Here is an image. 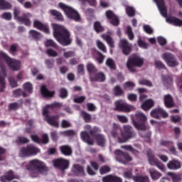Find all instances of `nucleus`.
Returning <instances> with one entry per match:
<instances>
[{"instance_id": "nucleus-35", "label": "nucleus", "mask_w": 182, "mask_h": 182, "mask_svg": "<svg viewBox=\"0 0 182 182\" xmlns=\"http://www.w3.org/2000/svg\"><path fill=\"white\" fill-rule=\"evenodd\" d=\"M101 37L102 39L106 41L110 48H114V41H113V38H112V37L107 34H102Z\"/></svg>"}, {"instance_id": "nucleus-50", "label": "nucleus", "mask_w": 182, "mask_h": 182, "mask_svg": "<svg viewBox=\"0 0 182 182\" xmlns=\"http://www.w3.org/2000/svg\"><path fill=\"white\" fill-rule=\"evenodd\" d=\"M106 65L110 69H116V64H114V61L112 58H108L106 61Z\"/></svg>"}, {"instance_id": "nucleus-9", "label": "nucleus", "mask_w": 182, "mask_h": 182, "mask_svg": "<svg viewBox=\"0 0 182 182\" xmlns=\"http://www.w3.org/2000/svg\"><path fill=\"white\" fill-rule=\"evenodd\" d=\"M38 153H41V149L33 145H28L26 148H22L20 150V157H31V156H36Z\"/></svg>"}, {"instance_id": "nucleus-28", "label": "nucleus", "mask_w": 182, "mask_h": 182, "mask_svg": "<svg viewBox=\"0 0 182 182\" xmlns=\"http://www.w3.org/2000/svg\"><path fill=\"white\" fill-rule=\"evenodd\" d=\"M41 95L44 96V97H53V95H55L54 91H49L46 89V87L45 85H42L41 88Z\"/></svg>"}, {"instance_id": "nucleus-20", "label": "nucleus", "mask_w": 182, "mask_h": 182, "mask_svg": "<svg viewBox=\"0 0 182 182\" xmlns=\"http://www.w3.org/2000/svg\"><path fill=\"white\" fill-rule=\"evenodd\" d=\"M33 27L36 28V29H38L39 31H43L45 33H49V26L48 24H43L42 22L35 20L33 23Z\"/></svg>"}, {"instance_id": "nucleus-23", "label": "nucleus", "mask_w": 182, "mask_h": 182, "mask_svg": "<svg viewBox=\"0 0 182 182\" xmlns=\"http://www.w3.org/2000/svg\"><path fill=\"white\" fill-rule=\"evenodd\" d=\"M154 106V101L151 99L146 100L144 102H142L141 105V108L142 110H144L145 112H147V110H150L151 107Z\"/></svg>"}, {"instance_id": "nucleus-2", "label": "nucleus", "mask_w": 182, "mask_h": 182, "mask_svg": "<svg viewBox=\"0 0 182 182\" xmlns=\"http://www.w3.org/2000/svg\"><path fill=\"white\" fill-rule=\"evenodd\" d=\"M53 36L63 46H68L72 43V39H70V33L63 26L59 24L53 23Z\"/></svg>"}, {"instance_id": "nucleus-13", "label": "nucleus", "mask_w": 182, "mask_h": 182, "mask_svg": "<svg viewBox=\"0 0 182 182\" xmlns=\"http://www.w3.org/2000/svg\"><path fill=\"white\" fill-rule=\"evenodd\" d=\"M162 59L166 62L168 66L170 68H174V66H178V62L176 60V57L169 53H166L162 55Z\"/></svg>"}, {"instance_id": "nucleus-27", "label": "nucleus", "mask_w": 182, "mask_h": 182, "mask_svg": "<svg viewBox=\"0 0 182 182\" xmlns=\"http://www.w3.org/2000/svg\"><path fill=\"white\" fill-rule=\"evenodd\" d=\"M97 144L100 147H104L106 144V138L103 134H98L95 136Z\"/></svg>"}, {"instance_id": "nucleus-54", "label": "nucleus", "mask_w": 182, "mask_h": 182, "mask_svg": "<svg viewBox=\"0 0 182 182\" xmlns=\"http://www.w3.org/2000/svg\"><path fill=\"white\" fill-rule=\"evenodd\" d=\"M117 119L121 123H127L129 122V119L124 115H117Z\"/></svg>"}, {"instance_id": "nucleus-6", "label": "nucleus", "mask_w": 182, "mask_h": 182, "mask_svg": "<svg viewBox=\"0 0 182 182\" xmlns=\"http://www.w3.org/2000/svg\"><path fill=\"white\" fill-rule=\"evenodd\" d=\"M59 6L63 9V11H64L65 15L69 18V19H73V21H76V22L80 21V15H79V13L72 7L63 3H60Z\"/></svg>"}, {"instance_id": "nucleus-55", "label": "nucleus", "mask_w": 182, "mask_h": 182, "mask_svg": "<svg viewBox=\"0 0 182 182\" xmlns=\"http://www.w3.org/2000/svg\"><path fill=\"white\" fill-rule=\"evenodd\" d=\"M127 33L129 39L130 41H133V38H134V35L133 34V31H132V27L130 26L127 27Z\"/></svg>"}, {"instance_id": "nucleus-8", "label": "nucleus", "mask_w": 182, "mask_h": 182, "mask_svg": "<svg viewBox=\"0 0 182 182\" xmlns=\"http://www.w3.org/2000/svg\"><path fill=\"white\" fill-rule=\"evenodd\" d=\"M146 156L148 159V163L151 166H156V167H158L161 171H166V166H164V165L160 162L157 158H156L154 153L152 152V151L149 149L146 152Z\"/></svg>"}, {"instance_id": "nucleus-63", "label": "nucleus", "mask_w": 182, "mask_h": 182, "mask_svg": "<svg viewBox=\"0 0 182 182\" xmlns=\"http://www.w3.org/2000/svg\"><path fill=\"white\" fill-rule=\"evenodd\" d=\"M123 176L124 177V178H134V177H133V174L132 173V171H127L124 173Z\"/></svg>"}, {"instance_id": "nucleus-40", "label": "nucleus", "mask_w": 182, "mask_h": 182, "mask_svg": "<svg viewBox=\"0 0 182 182\" xmlns=\"http://www.w3.org/2000/svg\"><path fill=\"white\" fill-rule=\"evenodd\" d=\"M13 95L14 97H18V96H22L23 97H26L28 95L22 90L18 89L13 92Z\"/></svg>"}, {"instance_id": "nucleus-43", "label": "nucleus", "mask_w": 182, "mask_h": 182, "mask_svg": "<svg viewBox=\"0 0 182 182\" xmlns=\"http://www.w3.org/2000/svg\"><path fill=\"white\" fill-rule=\"evenodd\" d=\"M97 46L100 50H102L104 53H106L107 52V48H106V46L102 41H97Z\"/></svg>"}, {"instance_id": "nucleus-4", "label": "nucleus", "mask_w": 182, "mask_h": 182, "mask_svg": "<svg viewBox=\"0 0 182 182\" xmlns=\"http://www.w3.org/2000/svg\"><path fill=\"white\" fill-rule=\"evenodd\" d=\"M3 60H5L11 70L16 71L21 69V61L11 58L5 53L0 51V69L4 77L6 76V68Z\"/></svg>"}, {"instance_id": "nucleus-19", "label": "nucleus", "mask_w": 182, "mask_h": 182, "mask_svg": "<svg viewBox=\"0 0 182 182\" xmlns=\"http://www.w3.org/2000/svg\"><path fill=\"white\" fill-rule=\"evenodd\" d=\"M156 2L158 9L160 14L164 16V18H167V9L164 4V0H154Z\"/></svg>"}, {"instance_id": "nucleus-47", "label": "nucleus", "mask_w": 182, "mask_h": 182, "mask_svg": "<svg viewBox=\"0 0 182 182\" xmlns=\"http://www.w3.org/2000/svg\"><path fill=\"white\" fill-rule=\"evenodd\" d=\"M87 69L89 72V73H90V77H92V74L95 72H97L96 70V68H95V65H93V64L89 63L87 64Z\"/></svg>"}, {"instance_id": "nucleus-57", "label": "nucleus", "mask_w": 182, "mask_h": 182, "mask_svg": "<svg viewBox=\"0 0 182 182\" xmlns=\"http://www.w3.org/2000/svg\"><path fill=\"white\" fill-rule=\"evenodd\" d=\"M60 97L62 99H65V97H68V90L65 88L60 89Z\"/></svg>"}, {"instance_id": "nucleus-31", "label": "nucleus", "mask_w": 182, "mask_h": 182, "mask_svg": "<svg viewBox=\"0 0 182 182\" xmlns=\"http://www.w3.org/2000/svg\"><path fill=\"white\" fill-rule=\"evenodd\" d=\"M164 105L166 107H173L174 106V102H173V98L170 95H166L164 97Z\"/></svg>"}, {"instance_id": "nucleus-34", "label": "nucleus", "mask_w": 182, "mask_h": 182, "mask_svg": "<svg viewBox=\"0 0 182 182\" xmlns=\"http://www.w3.org/2000/svg\"><path fill=\"white\" fill-rule=\"evenodd\" d=\"M5 77L6 76H4L2 72L0 73V92H5V89L6 88V82H5Z\"/></svg>"}, {"instance_id": "nucleus-3", "label": "nucleus", "mask_w": 182, "mask_h": 182, "mask_svg": "<svg viewBox=\"0 0 182 182\" xmlns=\"http://www.w3.org/2000/svg\"><path fill=\"white\" fill-rule=\"evenodd\" d=\"M135 120L137 122H141L142 124L133 120V124L137 130H140L139 134L141 137L150 139L151 136V132H150V127L146 126L144 123L147 122V117L141 112H136L135 114Z\"/></svg>"}, {"instance_id": "nucleus-1", "label": "nucleus", "mask_w": 182, "mask_h": 182, "mask_svg": "<svg viewBox=\"0 0 182 182\" xmlns=\"http://www.w3.org/2000/svg\"><path fill=\"white\" fill-rule=\"evenodd\" d=\"M124 130L122 131V128L117 124H113L112 131L110 132L112 137L116 139L118 143H126L129 139H132L134 135V132L132 131V127L130 125H124Z\"/></svg>"}, {"instance_id": "nucleus-49", "label": "nucleus", "mask_w": 182, "mask_h": 182, "mask_svg": "<svg viewBox=\"0 0 182 182\" xmlns=\"http://www.w3.org/2000/svg\"><path fill=\"white\" fill-rule=\"evenodd\" d=\"M23 89L28 93H31L33 90V87H32V84L30 82H26L23 85Z\"/></svg>"}, {"instance_id": "nucleus-17", "label": "nucleus", "mask_w": 182, "mask_h": 182, "mask_svg": "<svg viewBox=\"0 0 182 182\" xmlns=\"http://www.w3.org/2000/svg\"><path fill=\"white\" fill-rule=\"evenodd\" d=\"M19 178V176L16 175L15 172L14 171L10 170L7 171L5 175L2 176L0 178V181L2 182H8V181H12V180H18Z\"/></svg>"}, {"instance_id": "nucleus-29", "label": "nucleus", "mask_w": 182, "mask_h": 182, "mask_svg": "<svg viewBox=\"0 0 182 182\" xmlns=\"http://www.w3.org/2000/svg\"><path fill=\"white\" fill-rule=\"evenodd\" d=\"M80 136H81V139H82V140H83V141H85V143H87L90 146H93L95 141L92 139H90L87 132H82Z\"/></svg>"}, {"instance_id": "nucleus-46", "label": "nucleus", "mask_w": 182, "mask_h": 182, "mask_svg": "<svg viewBox=\"0 0 182 182\" xmlns=\"http://www.w3.org/2000/svg\"><path fill=\"white\" fill-rule=\"evenodd\" d=\"M94 29L95 32H103V26H102V24H100V22L96 21L94 23Z\"/></svg>"}, {"instance_id": "nucleus-21", "label": "nucleus", "mask_w": 182, "mask_h": 182, "mask_svg": "<svg viewBox=\"0 0 182 182\" xmlns=\"http://www.w3.org/2000/svg\"><path fill=\"white\" fill-rule=\"evenodd\" d=\"M106 16L109 19L110 23L114 25V26H117L119 25V18L112 11H108L106 12Z\"/></svg>"}, {"instance_id": "nucleus-61", "label": "nucleus", "mask_w": 182, "mask_h": 182, "mask_svg": "<svg viewBox=\"0 0 182 182\" xmlns=\"http://www.w3.org/2000/svg\"><path fill=\"white\" fill-rule=\"evenodd\" d=\"M157 41H158V43H159V45H161V46H163L167 43V40H166V38H164V37H161V36L158 37Z\"/></svg>"}, {"instance_id": "nucleus-25", "label": "nucleus", "mask_w": 182, "mask_h": 182, "mask_svg": "<svg viewBox=\"0 0 182 182\" xmlns=\"http://www.w3.org/2000/svg\"><path fill=\"white\" fill-rule=\"evenodd\" d=\"M166 21L168 23H171V25H174L175 26H182V21L176 17H166Z\"/></svg>"}, {"instance_id": "nucleus-62", "label": "nucleus", "mask_w": 182, "mask_h": 182, "mask_svg": "<svg viewBox=\"0 0 182 182\" xmlns=\"http://www.w3.org/2000/svg\"><path fill=\"white\" fill-rule=\"evenodd\" d=\"M154 65H155V67L157 68L158 69H164L166 68L164 64H163L162 62L160 60H156Z\"/></svg>"}, {"instance_id": "nucleus-26", "label": "nucleus", "mask_w": 182, "mask_h": 182, "mask_svg": "<svg viewBox=\"0 0 182 182\" xmlns=\"http://www.w3.org/2000/svg\"><path fill=\"white\" fill-rule=\"evenodd\" d=\"M72 173L75 176H85V170L83 167L79 165H74L72 168Z\"/></svg>"}, {"instance_id": "nucleus-64", "label": "nucleus", "mask_w": 182, "mask_h": 182, "mask_svg": "<svg viewBox=\"0 0 182 182\" xmlns=\"http://www.w3.org/2000/svg\"><path fill=\"white\" fill-rule=\"evenodd\" d=\"M127 99L131 102H136L137 100V95L136 94H129L127 95Z\"/></svg>"}, {"instance_id": "nucleus-48", "label": "nucleus", "mask_w": 182, "mask_h": 182, "mask_svg": "<svg viewBox=\"0 0 182 182\" xmlns=\"http://www.w3.org/2000/svg\"><path fill=\"white\" fill-rule=\"evenodd\" d=\"M121 149H124V150H129V151L133 153V154H139V152L136 149H133V147H132V146L130 145L121 146Z\"/></svg>"}, {"instance_id": "nucleus-7", "label": "nucleus", "mask_w": 182, "mask_h": 182, "mask_svg": "<svg viewBox=\"0 0 182 182\" xmlns=\"http://www.w3.org/2000/svg\"><path fill=\"white\" fill-rule=\"evenodd\" d=\"M55 106V104L47 105L43 111V114L46 117V120L48 124L50 126H53V127H58L59 124L58 123V121H56V119H59V115H55L53 117H49L48 115V113H49V109H52Z\"/></svg>"}, {"instance_id": "nucleus-44", "label": "nucleus", "mask_w": 182, "mask_h": 182, "mask_svg": "<svg viewBox=\"0 0 182 182\" xmlns=\"http://www.w3.org/2000/svg\"><path fill=\"white\" fill-rule=\"evenodd\" d=\"M30 36H32L34 39H41L42 38V35L39 33V32L35 30H31L29 31Z\"/></svg>"}, {"instance_id": "nucleus-16", "label": "nucleus", "mask_w": 182, "mask_h": 182, "mask_svg": "<svg viewBox=\"0 0 182 182\" xmlns=\"http://www.w3.org/2000/svg\"><path fill=\"white\" fill-rule=\"evenodd\" d=\"M150 115L154 119H160V117H168V114L161 108H156L153 109Z\"/></svg>"}, {"instance_id": "nucleus-32", "label": "nucleus", "mask_w": 182, "mask_h": 182, "mask_svg": "<svg viewBox=\"0 0 182 182\" xmlns=\"http://www.w3.org/2000/svg\"><path fill=\"white\" fill-rule=\"evenodd\" d=\"M60 151L64 156H70L72 154V148L68 145L60 146Z\"/></svg>"}, {"instance_id": "nucleus-10", "label": "nucleus", "mask_w": 182, "mask_h": 182, "mask_svg": "<svg viewBox=\"0 0 182 182\" xmlns=\"http://www.w3.org/2000/svg\"><path fill=\"white\" fill-rule=\"evenodd\" d=\"M115 108L114 110H118L119 112H124L125 113H129V112H133L136 110V108L126 103L124 101L119 100L114 102Z\"/></svg>"}, {"instance_id": "nucleus-36", "label": "nucleus", "mask_w": 182, "mask_h": 182, "mask_svg": "<svg viewBox=\"0 0 182 182\" xmlns=\"http://www.w3.org/2000/svg\"><path fill=\"white\" fill-rule=\"evenodd\" d=\"M167 176L171 177L173 182H179L181 181V173H174L173 172H168Z\"/></svg>"}, {"instance_id": "nucleus-38", "label": "nucleus", "mask_w": 182, "mask_h": 182, "mask_svg": "<svg viewBox=\"0 0 182 182\" xmlns=\"http://www.w3.org/2000/svg\"><path fill=\"white\" fill-rule=\"evenodd\" d=\"M12 8L11 4L5 1V0H0V9H10Z\"/></svg>"}, {"instance_id": "nucleus-59", "label": "nucleus", "mask_w": 182, "mask_h": 182, "mask_svg": "<svg viewBox=\"0 0 182 182\" xmlns=\"http://www.w3.org/2000/svg\"><path fill=\"white\" fill-rule=\"evenodd\" d=\"M1 18L6 21H11L12 19V14L11 13H4L1 15Z\"/></svg>"}, {"instance_id": "nucleus-33", "label": "nucleus", "mask_w": 182, "mask_h": 182, "mask_svg": "<svg viewBox=\"0 0 182 182\" xmlns=\"http://www.w3.org/2000/svg\"><path fill=\"white\" fill-rule=\"evenodd\" d=\"M149 171L150 176L153 180H158V178H160L161 177V173L154 168H149Z\"/></svg>"}, {"instance_id": "nucleus-39", "label": "nucleus", "mask_w": 182, "mask_h": 182, "mask_svg": "<svg viewBox=\"0 0 182 182\" xmlns=\"http://www.w3.org/2000/svg\"><path fill=\"white\" fill-rule=\"evenodd\" d=\"M50 12L51 15H53V16H55L56 18L58 19V21H63V16H62V14H60V12L56 10H50Z\"/></svg>"}, {"instance_id": "nucleus-22", "label": "nucleus", "mask_w": 182, "mask_h": 182, "mask_svg": "<svg viewBox=\"0 0 182 182\" xmlns=\"http://www.w3.org/2000/svg\"><path fill=\"white\" fill-rule=\"evenodd\" d=\"M167 167L169 170H178L181 168V162L173 159L167 164Z\"/></svg>"}, {"instance_id": "nucleus-5", "label": "nucleus", "mask_w": 182, "mask_h": 182, "mask_svg": "<svg viewBox=\"0 0 182 182\" xmlns=\"http://www.w3.org/2000/svg\"><path fill=\"white\" fill-rule=\"evenodd\" d=\"M26 170H30L31 171H38L39 173H42V171H48L49 168L44 164L39 159H33L29 161L28 166H26Z\"/></svg>"}, {"instance_id": "nucleus-41", "label": "nucleus", "mask_w": 182, "mask_h": 182, "mask_svg": "<svg viewBox=\"0 0 182 182\" xmlns=\"http://www.w3.org/2000/svg\"><path fill=\"white\" fill-rule=\"evenodd\" d=\"M136 84H134V82L129 81L124 83V89H125L126 90H133Z\"/></svg>"}, {"instance_id": "nucleus-56", "label": "nucleus", "mask_w": 182, "mask_h": 182, "mask_svg": "<svg viewBox=\"0 0 182 182\" xmlns=\"http://www.w3.org/2000/svg\"><path fill=\"white\" fill-rule=\"evenodd\" d=\"M139 83L140 85H145V86H149V87H151V86H153L151 82L144 79L139 80Z\"/></svg>"}, {"instance_id": "nucleus-37", "label": "nucleus", "mask_w": 182, "mask_h": 182, "mask_svg": "<svg viewBox=\"0 0 182 182\" xmlns=\"http://www.w3.org/2000/svg\"><path fill=\"white\" fill-rule=\"evenodd\" d=\"M134 182H150L148 176H136L133 178Z\"/></svg>"}, {"instance_id": "nucleus-18", "label": "nucleus", "mask_w": 182, "mask_h": 182, "mask_svg": "<svg viewBox=\"0 0 182 182\" xmlns=\"http://www.w3.org/2000/svg\"><path fill=\"white\" fill-rule=\"evenodd\" d=\"M119 46L122 49V52L124 55H129L132 52V46L129 43V41L126 39H121L119 41Z\"/></svg>"}, {"instance_id": "nucleus-51", "label": "nucleus", "mask_w": 182, "mask_h": 182, "mask_svg": "<svg viewBox=\"0 0 182 182\" xmlns=\"http://www.w3.org/2000/svg\"><path fill=\"white\" fill-rule=\"evenodd\" d=\"M126 12H127L128 16H134V14H135L136 11L134 10V9L133 7L127 6L126 8Z\"/></svg>"}, {"instance_id": "nucleus-11", "label": "nucleus", "mask_w": 182, "mask_h": 182, "mask_svg": "<svg viewBox=\"0 0 182 182\" xmlns=\"http://www.w3.org/2000/svg\"><path fill=\"white\" fill-rule=\"evenodd\" d=\"M143 58L139 56H134L133 58H129L127 62V68L129 69L130 72H134V68L137 66L140 68L143 65Z\"/></svg>"}, {"instance_id": "nucleus-30", "label": "nucleus", "mask_w": 182, "mask_h": 182, "mask_svg": "<svg viewBox=\"0 0 182 182\" xmlns=\"http://www.w3.org/2000/svg\"><path fill=\"white\" fill-rule=\"evenodd\" d=\"M91 82H105L106 80V76L103 73H99L95 77H90Z\"/></svg>"}, {"instance_id": "nucleus-58", "label": "nucleus", "mask_w": 182, "mask_h": 182, "mask_svg": "<svg viewBox=\"0 0 182 182\" xmlns=\"http://www.w3.org/2000/svg\"><path fill=\"white\" fill-rule=\"evenodd\" d=\"M143 28L146 33H148L149 35H151V33H153V28H151L150 26L144 25Z\"/></svg>"}, {"instance_id": "nucleus-14", "label": "nucleus", "mask_w": 182, "mask_h": 182, "mask_svg": "<svg viewBox=\"0 0 182 182\" xmlns=\"http://www.w3.org/2000/svg\"><path fill=\"white\" fill-rule=\"evenodd\" d=\"M115 159L117 161H119V163H124V160L125 161H132V160H133L130 155L124 154L119 149L115 150Z\"/></svg>"}, {"instance_id": "nucleus-12", "label": "nucleus", "mask_w": 182, "mask_h": 182, "mask_svg": "<svg viewBox=\"0 0 182 182\" xmlns=\"http://www.w3.org/2000/svg\"><path fill=\"white\" fill-rule=\"evenodd\" d=\"M14 18L18 21V22H22V23H25L26 26H31V21L28 19V18H31L32 15L29 13H26L24 14L23 17H19V14H21V11L19 8L16 7L14 9Z\"/></svg>"}, {"instance_id": "nucleus-42", "label": "nucleus", "mask_w": 182, "mask_h": 182, "mask_svg": "<svg viewBox=\"0 0 182 182\" xmlns=\"http://www.w3.org/2000/svg\"><path fill=\"white\" fill-rule=\"evenodd\" d=\"M44 45L46 48H58V45H56V43L53 40H46Z\"/></svg>"}, {"instance_id": "nucleus-52", "label": "nucleus", "mask_w": 182, "mask_h": 182, "mask_svg": "<svg viewBox=\"0 0 182 182\" xmlns=\"http://www.w3.org/2000/svg\"><path fill=\"white\" fill-rule=\"evenodd\" d=\"M81 116L84 119L85 122H86V123H89V122H90V120L92 119L90 114H89L85 112H81Z\"/></svg>"}, {"instance_id": "nucleus-24", "label": "nucleus", "mask_w": 182, "mask_h": 182, "mask_svg": "<svg viewBox=\"0 0 182 182\" xmlns=\"http://www.w3.org/2000/svg\"><path fill=\"white\" fill-rule=\"evenodd\" d=\"M103 182H123L122 178L113 175H108L102 178Z\"/></svg>"}, {"instance_id": "nucleus-53", "label": "nucleus", "mask_w": 182, "mask_h": 182, "mask_svg": "<svg viewBox=\"0 0 182 182\" xmlns=\"http://www.w3.org/2000/svg\"><path fill=\"white\" fill-rule=\"evenodd\" d=\"M137 43L138 46H139V48H142L143 49H147V48H149V44L141 41V38L138 39Z\"/></svg>"}, {"instance_id": "nucleus-15", "label": "nucleus", "mask_w": 182, "mask_h": 182, "mask_svg": "<svg viewBox=\"0 0 182 182\" xmlns=\"http://www.w3.org/2000/svg\"><path fill=\"white\" fill-rule=\"evenodd\" d=\"M53 165L60 170H66L69 168V161L63 159H58L53 161Z\"/></svg>"}, {"instance_id": "nucleus-45", "label": "nucleus", "mask_w": 182, "mask_h": 182, "mask_svg": "<svg viewBox=\"0 0 182 182\" xmlns=\"http://www.w3.org/2000/svg\"><path fill=\"white\" fill-rule=\"evenodd\" d=\"M113 93L114 96H122L123 94V90H122L120 86L117 85L113 90Z\"/></svg>"}, {"instance_id": "nucleus-60", "label": "nucleus", "mask_w": 182, "mask_h": 182, "mask_svg": "<svg viewBox=\"0 0 182 182\" xmlns=\"http://www.w3.org/2000/svg\"><path fill=\"white\" fill-rule=\"evenodd\" d=\"M110 171V168L109 166H102L100 169V174H106V173H109Z\"/></svg>"}]
</instances>
